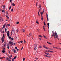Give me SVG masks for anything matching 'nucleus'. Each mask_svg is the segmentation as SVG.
I'll use <instances>...</instances> for the list:
<instances>
[{
  "mask_svg": "<svg viewBox=\"0 0 61 61\" xmlns=\"http://www.w3.org/2000/svg\"><path fill=\"white\" fill-rule=\"evenodd\" d=\"M4 46L5 47L6 46V44L5 43V44H4Z\"/></svg>",
  "mask_w": 61,
  "mask_h": 61,
  "instance_id": "nucleus-16",
  "label": "nucleus"
},
{
  "mask_svg": "<svg viewBox=\"0 0 61 61\" xmlns=\"http://www.w3.org/2000/svg\"><path fill=\"white\" fill-rule=\"evenodd\" d=\"M15 49H17V47H15Z\"/></svg>",
  "mask_w": 61,
  "mask_h": 61,
  "instance_id": "nucleus-42",
  "label": "nucleus"
},
{
  "mask_svg": "<svg viewBox=\"0 0 61 61\" xmlns=\"http://www.w3.org/2000/svg\"><path fill=\"white\" fill-rule=\"evenodd\" d=\"M45 23H46V21H44V25H46Z\"/></svg>",
  "mask_w": 61,
  "mask_h": 61,
  "instance_id": "nucleus-11",
  "label": "nucleus"
},
{
  "mask_svg": "<svg viewBox=\"0 0 61 61\" xmlns=\"http://www.w3.org/2000/svg\"><path fill=\"white\" fill-rule=\"evenodd\" d=\"M41 9H40L39 11L38 12H39H39H40V11H41Z\"/></svg>",
  "mask_w": 61,
  "mask_h": 61,
  "instance_id": "nucleus-39",
  "label": "nucleus"
},
{
  "mask_svg": "<svg viewBox=\"0 0 61 61\" xmlns=\"http://www.w3.org/2000/svg\"><path fill=\"white\" fill-rule=\"evenodd\" d=\"M2 52L3 53H5V51L4 50L3 51H2Z\"/></svg>",
  "mask_w": 61,
  "mask_h": 61,
  "instance_id": "nucleus-9",
  "label": "nucleus"
},
{
  "mask_svg": "<svg viewBox=\"0 0 61 61\" xmlns=\"http://www.w3.org/2000/svg\"><path fill=\"white\" fill-rule=\"evenodd\" d=\"M9 39H11V37L10 36L9 37Z\"/></svg>",
  "mask_w": 61,
  "mask_h": 61,
  "instance_id": "nucleus-53",
  "label": "nucleus"
},
{
  "mask_svg": "<svg viewBox=\"0 0 61 61\" xmlns=\"http://www.w3.org/2000/svg\"><path fill=\"white\" fill-rule=\"evenodd\" d=\"M48 52H50V51H49V50L48 51Z\"/></svg>",
  "mask_w": 61,
  "mask_h": 61,
  "instance_id": "nucleus-60",
  "label": "nucleus"
},
{
  "mask_svg": "<svg viewBox=\"0 0 61 61\" xmlns=\"http://www.w3.org/2000/svg\"><path fill=\"white\" fill-rule=\"evenodd\" d=\"M49 44H52V43H49Z\"/></svg>",
  "mask_w": 61,
  "mask_h": 61,
  "instance_id": "nucleus-64",
  "label": "nucleus"
},
{
  "mask_svg": "<svg viewBox=\"0 0 61 61\" xmlns=\"http://www.w3.org/2000/svg\"><path fill=\"white\" fill-rule=\"evenodd\" d=\"M14 30H15V29L13 28L12 30H13V31H14Z\"/></svg>",
  "mask_w": 61,
  "mask_h": 61,
  "instance_id": "nucleus-57",
  "label": "nucleus"
},
{
  "mask_svg": "<svg viewBox=\"0 0 61 61\" xmlns=\"http://www.w3.org/2000/svg\"><path fill=\"white\" fill-rule=\"evenodd\" d=\"M2 19V20H3V19H2V18L1 17H0V21H1V20Z\"/></svg>",
  "mask_w": 61,
  "mask_h": 61,
  "instance_id": "nucleus-29",
  "label": "nucleus"
},
{
  "mask_svg": "<svg viewBox=\"0 0 61 61\" xmlns=\"http://www.w3.org/2000/svg\"><path fill=\"white\" fill-rule=\"evenodd\" d=\"M13 45H14V46H15V43H14L13 44Z\"/></svg>",
  "mask_w": 61,
  "mask_h": 61,
  "instance_id": "nucleus-45",
  "label": "nucleus"
},
{
  "mask_svg": "<svg viewBox=\"0 0 61 61\" xmlns=\"http://www.w3.org/2000/svg\"><path fill=\"white\" fill-rule=\"evenodd\" d=\"M10 57H12V55H11L10 56Z\"/></svg>",
  "mask_w": 61,
  "mask_h": 61,
  "instance_id": "nucleus-63",
  "label": "nucleus"
},
{
  "mask_svg": "<svg viewBox=\"0 0 61 61\" xmlns=\"http://www.w3.org/2000/svg\"><path fill=\"white\" fill-rule=\"evenodd\" d=\"M7 36H8V37H9V34L7 33Z\"/></svg>",
  "mask_w": 61,
  "mask_h": 61,
  "instance_id": "nucleus-19",
  "label": "nucleus"
},
{
  "mask_svg": "<svg viewBox=\"0 0 61 61\" xmlns=\"http://www.w3.org/2000/svg\"><path fill=\"white\" fill-rule=\"evenodd\" d=\"M2 49H3V50H5V48H3Z\"/></svg>",
  "mask_w": 61,
  "mask_h": 61,
  "instance_id": "nucleus-55",
  "label": "nucleus"
},
{
  "mask_svg": "<svg viewBox=\"0 0 61 61\" xmlns=\"http://www.w3.org/2000/svg\"><path fill=\"white\" fill-rule=\"evenodd\" d=\"M21 43H23V41H20Z\"/></svg>",
  "mask_w": 61,
  "mask_h": 61,
  "instance_id": "nucleus-59",
  "label": "nucleus"
},
{
  "mask_svg": "<svg viewBox=\"0 0 61 61\" xmlns=\"http://www.w3.org/2000/svg\"><path fill=\"white\" fill-rule=\"evenodd\" d=\"M12 5L13 6H15V4L14 3H12Z\"/></svg>",
  "mask_w": 61,
  "mask_h": 61,
  "instance_id": "nucleus-24",
  "label": "nucleus"
},
{
  "mask_svg": "<svg viewBox=\"0 0 61 61\" xmlns=\"http://www.w3.org/2000/svg\"><path fill=\"white\" fill-rule=\"evenodd\" d=\"M47 21H49V20L48 19V17H47Z\"/></svg>",
  "mask_w": 61,
  "mask_h": 61,
  "instance_id": "nucleus-36",
  "label": "nucleus"
},
{
  "mask_svg": "<svg viewBox=\"0 0 61 61\" xmlns=\"http://www.w3.org/2000/svg\"><path fill=\"white\" fill-rule=\"evenodd\" d=\"M54 32H53V35H52L51 36V37H54Z\"/></svg>",
  "mask_w": 61,
  "mask_h": 61,
  "instance_id": "nucleus-8",
  "label": "nucleus"
},
{
  "mask_svg": "<svg viewBox=\"0 0 61 61\" xmlns=\"http://www.w3.org/2000/svg\"><path fill=\"white\" fill-rule=\"evenodd\" d=\"M7 32V34H9V31H8Z\"/></svg>",
  "mask_w": 61,
  "mask_h": 61,
  "instance_id": "nucleus-47",
  "label": "nucleus"
},
{
  "mask_svg": "<svg viewBox=\"0 0 61 61\" xmlns=\"http://www.w3.org/2000/svg\"><path fill=\"white\" fill-rule=\"evenodd\" d=\"M3 37H5V34H3Z\"/></svg>",
  "mask_w": 61,
  "mask_h": 61,
  "instance_id": "nucleus-49",
  "label": "nucleus"
},
{
  "mask_svg": "<svg viewBox=\"0 0 61 61\" xmlns=\"http://www.w3.org/2000/svg\"><path fill=\"white\" fill-rule=\"evenodd\" d=\"M38 15L39 16H40V15H39V12H38Z\"/></svg>",
  "mask_w": 61,
  "mask_h": 61,
  "instance_id": "nucleus-58",
  "label": "nucleus"
},
{
  "mask_svg": "<svg viewBox=\"0 0 61 61\" xmlns=\"http://www.w3.org/2000/svg\"><path fill=\"white\" fill-rule=\"evenodd\" d=\"M4 12V10H2V13H3Z\"/></svg>",
  "mask_w": 61,
  "mask_h": 61,
  "instance_id": "nucleus-44",
  "label": "nucleus"
},
{
  "mask_svg": "<svg viewBox=\"0 0 61 61\" xmlns=\"http://www.w3.org/2000/svg\"><path fill=\"white\" fill-rule=\"evenodd\" d=\"M11 11L12 12H13V11H14V10H13V9H12L11 10Z\"/></svg>",
  "mask_w": 61,
  "mask_h": 61,
  "instance_id": "nucleus-41",
  "label": "nucleus"
},
{
  "mask_svg": "<svg viewBox=\"0 0 61 61\" xmlns=\"http://www.w3.org/2000/svg\"><path fill=\"white\" fill-rule=\"evenodd\" d=\"M44 56H46V57H49V58H50V57H51V56L46 55H44Z\"/></svg>",
  "mask_w": 61,
  "mask_h": 61,
  "instance_id": "nucleus-6",
  "label": "nucleus"
},
{
  "mask_svg": "<svg viewBox=\"0 0 61 61\" xmlns=\"http://www.w3.org/2000/svg\"><path fill=\"white\" fill-rule=\"evenodd\" d=\"M11 39L12 40H14V38H11Z\"/></svg>",
  "mask_w": 61,
  "mask_h": 61,
  "instance_id": "nucleus-35",
  "label": "nucleus"
},
{
  "mask_svg": "<svg viewBox=\"0 0 61 61\" xmlns=\"http://www.w3.org/2000/svg\"><path fill=\"white\" fill-rule=\"evenodd\" d=\"M9 43L10 45V46H12V45H13V42L12 41H10L9 42Z\"/></svg>",
  "mask_w": 61,
  "mask_h": 61,
  "instance_id": "nucleus-3",
  "label": "nucleus"
},
{
  "mask_svg": "<svg viewBox=\"0 0 61 61\" xmlns=\"http://www.w3.org/2000/svg\"><path fill=\"white\" fill-rule=\"evenodd\" d=\"M25 19H23L22 21L23 22H25Z\"/></svg>",
  "mask_w": 61,
  "mask_h": 61,
  "instance_id": "nucleus-10",
  "label": "nucleus"
},
{
  "mask_svg": "<svg viewBox=\"0 0 61 61\" xmlns=\"http://www.w3.org/2000/svg\"><path fill=\"white\" fill-rule=\"evenodd\" d=\"M44 12H45V9H43V11H42V12H41V14H43V13H44Z\"/></svg>",
  "mask_w": 61,
  "mask_h": 61,
  "instance_id": "nucleus-5",
  "label": "nucleus"
},
{
  "mask_svg": "<svg viewBox=\"0 0 61 61\" xmlns=\"http://www.w3.org/2000/svg\"><path fill=\"white\" fill-rule=\"evenodd\" d=\"M5 24L4 25H3V28H5Z\"/></svg>",
  "mask_w": 61,
  "mask_h": 61,
  "instance_id": "nucleus-23",
  "label": "nucleus"
},
{
  "mask_svg": "<svg viewBox=\"0 0 61 61\" xmlns=\"http://www.w3.org/2000/svg\"><path fill=\"white\" fill-rule=\"evenodd\" d=\"M22 30L23 31V32H25V30L24 29H22Z\"/></svg>",
  "mask_w": 61,
  "mask_h": 61,
  "instance_id": "nucleus-32",
  "label": "nucleus"
},
{
  "mask_svg": "<svg viewBox=\"0 0 61 61\" xmlns=\"http://www.w3.org/2000/svg\"><path fill=\"white\" fill-rule=\"evenodd\" d=\"M14 53H15L16 52V50H14Z\"/></svg>",
  "mask_w": 61,
  "mask_h": 61,
  "instance_id": "nucleus-26",
  "label": "nucleus"
},
{
  "mask_svg": "<svg viewBox=\"0 0 61 61\" xmlns=\"http://www.w3.org/2000/svg\"><path fill=\"white\" fill-rule=\"evenodd\" d=\"M43 29H44V31H46V29H45V28H43Z\"/></svg>",
  "mask_w": 61,
  "mask_h": 61,
  "instance_id": "nucleus-61",
  "label": "nucleus"
},
{
  "mask_svg": "<svg viewBox=\"0 0 61 61\" xmlns=\"http://www.w3.org/2000/svg\"><path fill=\"white\" fill-rule=\"evenodd\" d=\"M6 16L7 18H8V19H9V18L8 17V15H6Z\"/></svg>",
  "mask_w": 61,
  "mask_h": 61,
  "instance_id": "nucleus-12",
  "label": "nucleus"
},
{
  "mask_svg": "<svg viewBox=\"0 0 61 61\" xmlns=\"http://www.w3.org/2000/svg\"><path fill=\"white\" fill-rule=\"evenodd\" d=\"M16 31L17 32H18V29H17L16 30Z\"/></svg>",
  "mask_w": 61,
  "mask_h": 61,
  "instance_id": "nucleus-50",
  "label": "nucleus"
},
{
  "mask_svg": "<svg viewBox=\"0 0 61 61\" xmlns=\"http://www.w3.org/2000/svg\"><path fill=\"white\" fill-rule=\"evenodd\" d=\"M38 36H39V37H42V36L41 35H39Z\"/></svg>",
  "mask_w": 61,
  "mask_h": 61,
  "instance_id": "nucleus-28",
  "label": "nucleus"
},
{
  "mask_svg": "<svg viewBox=\"0 0 61 61\" xmlns=\"http://www.w3.org/2000/svg\"><path fill=\"white\" fill-rule=\"evenodd\" d=\"M14 58H13L12 59V61H14Z\"/></svg>",
  "mask_w": 61,
  "mask_h": 61,
  "instance_id": "nucleus-40",
  "label": "nucleus"
},
{
  "mask_svg": "<svg viewBox=\"0 0 61 61\" xmlns=\"http://www.w3.org/2000/svg\"><path fill=\"white\" fill-rule=\"evenodd\" d=\"M43 47L45 48H46V49H48L47 47H46V46H43Z\"/></svg>",
  "mask_w": 61,
  "mask_h": 61,
  "instance_id": "nucleus-15",
  "label": "nucleus"
},
{
  "mask_svg": "<svg viewBox=\"0 0 61 61\" xmlns=\"http://www.w3.org/2000/svg\"><path fill=\"white\" fill-rule=\"evenodd\" d=\"M50 50H53V49H50Z\"/></svg>",
  "mask_w": 61,
  "mask_h": 61,
  "instance_id": "nucleus-43",
  "label": "nucleus"
},
{
  "mask_svg": "<svg viewBox=\"0 0 61 61\" xmlns=\"http://www.w3.org/2000/svg\"><path fill=\"white\" fill-rule=\"evenodd\" d=\"M25 60V58H23V61H24Z\"/></svg>",
  "mask_w": 61,
  "mask_h": 61,
  "instance_id": "nucleus-38",
  "label": "nucleus"
},
{
  "mask_svg": "<svg viewBox=\"0 0 61 61\" xmlns=\"http://www.w3.org/2000/svg\"><path fill=\"white\" fill-rule=\"evenodd\" d=\"M48 27H49V23H47Z\"/></svg>",
  "mask_w": 61,
  "mask_h": 61,
  "instance_id": "nucleus-21",
  "label": "nucleus"
},
{
  "mask_svg": "<svg viewBox=\"0 0 61 61\" xmlns=\"http://www.w3.org/2000/svg\"><path fill=\"white\" fill-rule=\"evenodd\" d=\"M11 32L12 33L13 35H15V31L12 30Z\"/></svg>",
  "mask_w": 61,
  "mask_h": 61,
  "instance_id": "nucleus-4",
  "label": "nucleus"
},
{
  "mask_svg": "<svg viewBox=\"0 0 61 61\" xmlns=\"http://www.w3.org/2000/svg\"><path fill=\"white\" fill-rule=\"evenodd\" d=\"M56 37L57 38H58V35H57V33H56V32H55V35L54 36V37L55 38V39H56Z\"/></svg>",
  "mask_w": 61,
  "mask_h": 61,
  "instance_id": "nucleus-1",
  "label": "nucleus"
},
{
  "mask_svg": "<svg viewBox=\"0 0 61 61\" xmlns=\"http://www.w3.org/2000/svg\"><path fill=\"white\" fill-rule=\"evenodd\" d=\"M39 7V8H40V9H41V4H40Z\"/></svg>",
  "mask_w": 61,
  "mask_h": 61,
  "instance_id": "nucleus-7",
  "label": "nucleus"
},
{
  "mask_svg": "<svg viewBox=\"0 0 61 61\" xmlns=\"http://www.w3.org/2000/svg\"><path fill=\"white\" fill-rule=\"evenodd\" d=\"M7 48H8V49H9V46H8L7 47Z\"/></svg>",
  "mask_w": 61,
  "mask_h": 61,
  "instance_id": "nucleus-56",
  "label": "nucleus"
},
{
  "mask_svg": "<svg viewBox=\"0 0 61 61\" xmlns=\"http://www.w3.org/2000/svg\"><path fill=\"white\" fill-rule=\"evenodd\" d=\"M6 14H7V15H8V11H6Z\"/></svg>",
  "mask_w": 61,
  "mask_h": 61,
  "instance_id": "nucleus-25",
  "label": "nucleus"
},
{
  "mask_svg": "<svg viewBox=\"0 0 61 61\" xmlns=\"http://www.w3.org/2000/svg\"><path fill=\"white\" fill-rule=\"evenodd\" d=\"M50 52H51V53H53V51H50Z\"/></svg>",
  "mask_w": 61,
  "mask_h": 61,
  "instance_id": "nucleus-46",
  "label": "nucleus"
},
{
  "mask_svg": "<svg viewBox=\"0 0 61 61\" xmlns=\"http://www.w3.org/2000/svg\"><path fill=\"white\" fill-rule=\"evenodd\" d=\"M41 20H43V17H41Z\"/></svg>",
  "mask_w": 61,
  "mask_h": 61,
  "instance_id": "nucleus-17",
  "label": "nucleus"
},
{
  "mask_svg": "<svg viewBox=\"0 0 61 61\" xmlns=\"http://www.w3.org/2000/svg\"><path fill=\"white\" fill-rule=\"evenodd\" d=\"M35 59H38V58H35Z\"/></svg>",
  "mask_w": 61,
  "mask_h": 61,
  "instance_id": "nucleus-62",
  "label": "nucleus"
},
{
  "mask_svg": "<svg viewBox=\"0 0 61 61\" xmlns=\"http://www.w3.org/2000/svg\"><path fill=\"white\" fill-rule=\"evenodd\" d=\"M53 48H55L56 49L57 48V47H53Z\"/></svg>",
  "mask_w": 61,
  "mask_h": 61,
  "instance_id": "nucleus-51",
  "label": "nucleus"
},
{
  "mask_svg": "<svg viewBox=\"0 0 61 61\" xmlns=\"http://www.w3.org/2000/svg\"><path fill=\"white\" fill-rule=\"evenodd\" d=\"M16 58V56H15V57L14 58V59H15V58Z\"/></svg>",
  "mask_w": 61,
  "mask_h": 61,
  "instance_id": "nucleus-48",
  "label": "nucleus"
},
{
  "mask_svg": "<svg viewBox=\"0 0 61 61\" xmlns=\"http://www.w3.org/2000/svg\"><path fill=\"white\" fill-rule=\"evenodd\" d=\"M6 30H7V29L6 28L5 29V32H6Z\"/></svg>",
  "mask_w": 61,
  "mask_h": 61,
  "instance_id": "nucleus-20",
  "label": "nucleus"
},
{
  "mask_svg": "<svg viewBox=\"0 0 61 61\" xmlns=\"http://www.w3.org/2000/svg\"><path fill=\"white\" fill-rule=\"evenodd\" d=\"M11 8V6H10V8H9V10H10V9Z\"/></svg>",
  "mask_w": 61,
  "mask_h": 61,
  "instance_id": "nucleus-34",
  "label": "nucleus"
},
{
  "mask_svg": "<svg viewBox=\"0 0 61 61\" xmlns=\"http://www.w3.org/2000/svg\"><path fill=\"white\" fill-rule=\"evenodd\" d=\"M4 40V38L3 37H2V38H1V40Z\"/></svg>",
  "mask_w": 61,
  "mask_h": 61,
  "instance_id": "nucleus-13",
  "label": "nucleus"
},
{
  "mask_svg": "<svg viewBox=\"0 0 61 61\" xmlns=\"http://www.w3.org/2000/svg\"><path fill=\"white\" fill-rule=\"evenodd\" d=\"M39 47L40 48H42V46H39Z\"/></svg>",
  "mask_w": 61,
  "mask_h": 61,
  "instance_id": "nucleus-33",
  "label": "nucleus"
},
{
  "mask_svg": "<svg viewBox=\"0 0 61 61\" xmlns=\"http://www.w3.org/2000/svg\"><path fill=\"white\" fill-rule=\"evenodd\" d=\"M36 23L38 24H39V23L38 22V21L37 20L36 21Z\"/></svg>",
  "mask_w": 61,
  "mask_h": 61,
  "instance_id": "nucleus-22",
  "label": "nucleus"
},
{
  "mask_svg": "<svg viewBox=\"0 0 61 61\" xmlns=\"http://www.w3.org/2000/svg\"><path fill=\"white\" fill-rule=\"evenodd\" d=\"M9 58H10V59H12V58L10 56H9Z\"/></svg>",
  "mask_w": 61,
  "mask_h": 61,
  "instance_id": "nucleus-30",
  "label": "nucleus"
},
{
  "mask_svg": "<svg viewBox=\"0 0 61 61\" xmlns=\"http://www.w3.org/2000/svg\"><path fill=\"white\" fill-rule=\"evenodd\" d=\"M7 46H9V43H8Z\"/></svg>",
  "mask_w": 61,
  "mask_h": 61,
  "instance_id": "nucleus-54",
  "label": "nucleus"
},
{
  "mask_svg": "<svg viewBox=\"0 0 61 61\" xmlns=\"http://www.w3.org/2000/svg\"><path fill=\"white\" fill-rule=\"evenodd\" d=\"M23 47H23V46L22 47V48H21V50H22V49H23Z\"/></svg>",
  "mask_w": 61,
  "mask_h": 61,
  "instance_id": "nucleus-37",
  "label": "nucleus"
},
{
  "mask_svg": "<svg viewBox=\"0 0 61 61\" xmlns=\"http://www.w3.org/2000/svg\"><path fill=\"white\" fill-rule=\"evenodd\" d=\"M43 37H44V38H46V39H47V38H46V36H45L44 35H43Z\"/></svg>",
  "mask_w": 61,
  "mask_h": 61,
  "instance_id": "nucleus-14",
  "label": "nucleus"
},
{
  "mask_svg": "<svg viewBox=\"0 0 61 61\" xmlns=\"http://www.w3.org/2000/svg\"><path fill=\"white\" fill-rule=\"evenodd\" d=\"M2 42L3 43V42H4V41H5V40H2Z\"/></svg>",
  "mask_w": 61,
  "mask_h": 61,
  "instance_id": "nucleus-27",
  "label": "nucleus"
},
{
  "mask_svg": "<svg viewBox=\"0 0 61 61\" xmlns=\"http://www.w3.org/2000/svg\"><path fill=\"white\" fill-rule=\"evenodd\" d=\"M36 47H37V44H35L34 45V50H36Z\"/></svg>",
  "mask_w": 61,
  "mask_h": 61,
  "instance_id": "nucleus-2",
  "label": "nucleus"
},
{
  "mask_svg": "<svg viewBox=\"0 0 61 61\" xmlns=\"http://www.w3.org/2000/svg\"><path fill=\"white\" fill-rule=\"evenodd\" d=\"M30 35H31V33H30L29 34L28 37H30Z\"/></svg>",
  "mask_w": 61,
  "mask_h": 61,
  "instance_id": "nucleus-18",
  "label": "nucleus"
},
{
  "mask_svg": "<svg viewBox=\"0 0 61 61\" xmlns=\"http://www.w3.org/2000/svg\"><path fill=\"white\" fill-rule=\"evenodd\" d=\"M46 55H49V53H47Z\"/></svg>",
  "mask_w": 61,
  "mask_h": 61,
  "instance_id": "nucleus-52",
  "label": "nucleus"
},
{
  "mask_svg": "<svg viewBox=\"0 0 61 61\" xmlns=\"http://www.w3.org/2000/svg\"><path fill=\"white\" fill-rule=\"evenodd\" d=\"M19 22H16V24H19Z\"/></svg>",
  "mask_w": 61,
  "mask_h": 61,
  "instance_id": "nucleus-31",
  "label": "nucleus"
}]
</instances>
